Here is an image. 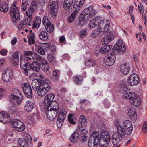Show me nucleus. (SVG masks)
I'll use <instances>...</instances> for the list:
<instances>
[{"label": "nucleus", "instance_id": "nucleus-63", "mask_svg": "<svg viewBox=\"0 0 147 147\" xmlns=\"http://www.w3.org/2000/svg\"><path fill=\"white\" fill-rule=\"evenodd\" d=\"M25 136L26 139L28 141L31 142L32 141L31 136L29 134H26Z\"/></svg>", "mask_w": 147, "mask_h": 147}, {"label": "nucleus", "instance_id": "nucleus-18", "mask_svg": "<svg viewBox=\"0 0 147 147\" xmlns=\"http://www.w3.org/2000/svg\"><path fill=\"white\" fill-rule=\"evenodd\" d=\"M12 75L11 71L6 69L3 73V79L6 82L10 81L11 80Z\"/></svg>", "mask_w": 147, "mask_h": 147}, {"label": "nucleus", "instance_id": "nucleus-12", "mask_svg": "<svg viewBox=\"0 0 147 147\" xmlns=\"http://www.w3.org/2000/svg\"><path fill=\"white\" fill-rule=\"evenodd\" d=\"M96 13L95 10L92 9L91 7L85 9L81 12V15L85 17H87L88 18H90Z\"/></svg>", "mask_w": 147, "mask_h": 147}, {"label": "nucleus", "instance_id": "nucleus-45", "mask_svg": "<svg viewBox=\"0 0 147 147\" xmlns=\"http://www.w3.org/2000/svg\"><path fill=\"white\" fill-rule=\"evenodd\" d=\"M123 129L128 128L129 127H132V125L131 122L128 120H126L124 121L123 123L122 126Z\"/></svg>", "mask_w": 147, "mask_h": 147}, {"label": "nucleus", "instance_id": "nucleus-27", "mask_svg": "<svg viewBox=\"0 0 147 147\" xmlns=\"http://www.w3.org/2000/svg\"><path fill=\"white\" fill-rule=\"evenodd\" d=\"M86 117L83 115H80V120L78 124V128L79 129L80 128H81L84 126H85L87 124Z\"/></svg>", "mask_w": 147, "mask_h": 147}, {"label": "nucleus", "instance_id": "nucleus-1", "mask_svg": "<svg viewBox=\"0 0 147 147\" xmlns=\"http://www.w3.org/2000/svg\"><path fill=\"white\" fill-rule=\"evenodd\" d=\"M133 126L128 128L123 129L121 125H119L117 126V132L113 133L112 138V142L114 145H117L120 140H122L125 134H130L133 131Z\"/></svg>", "mask_w": 147, "mask_h": 147}, {"label": "nucleus", "instance_id": "nucleus-20", "mask_svg": "<svg viewBox=\"0 0 147 147\" xmlns=\"http://www.w3.org/2000/svg\"><path fill=\"white\" fill-rule=\"evenodd\" d=\"M109 133L107 131L102 132L100 134V141L108 143L109 141Z\"/></svg>", "mask_w": 147, "mask_h": 147}, {"label": "nucleus", "instance_id": "nucleus-5", "mask_svg": "<svg viewBox=\"0 0 147 147\" xmlns=\"http://www.w3.org/2000/svg\"><path fill=\"white\" fill-rule=\"evenodd\" d=\"M55 95L53 94H49L45 96L43 105L44 110L49 109L52 103H53V105L55 102L53 101Z\"/></svg>", "mask_w": 147, "mask_h": 147}, {"label": "nucleus", "instance_id": "nucleus-22", "mask_svg": "<svg viewBox=\"0 0 147 147\" xmlns=\"http://www.w3.org/2000/svg\"><path fill=\"white\" fill-rule=\"evenodd\" d=\"M129 70V65L128 63H125L121 64L120 67V71L124 75L128 74Z\"/></svg>", "mask_w": 147, "mask_h": 147}, {"label": "nucleus", "instance_id": "nucleus-24", "mask_svg": "<svg viewBox=\"0 0 147 147\" xmlns=\"http://www.w3.org/2000/svg\"><path fill=\"white\" fill-rule=\"evenodd\" d=\"M79 131H81L79 136V139L81 141H85L87 139L88 136V131L84 129H80Z\"/></svg>", "mask_w": 147, "mask_h": 147}, {"label": "nucleus", "instance_id": "nucleus-30", "mask_svg": "<svg viewBox=\"0 0 147 147\" xmlns=\"http://www.w3.org/2000/svg\"><path fill=\"white\" fill-rule=\"evenodd\" d=\"M73 12L72 14L67 18V21L69 23H71L73 22L75 20V16L79 11L77 9L73 8Z\"/></svg>", "mask_w": 147, "mask_h": 147}, {"label": "nucleus", "instance_id": "nucleus-52", "mask_svg": "<svg viewBox=\"0 0 147 147\" xmlns=\"http://www.w3.org/2000/svg\"><path fill=\"white\" fill-rule=\"evenodd\" d=\"M82 77L80 76H77L74 77V81L78 85H80L82 83Z\"/></svg>", "mask_w": 147, "mask_h": 147}, {"label": "nucleus", "instance_id": "nucleus-34", "mask_svg": "<svg viewBox=\"0 0 147 147\" xmlns=\"http://www.w3.org/2000/svg\"><path fill=\"white\" fill-rule=\"evenodd\" d=\"M74 0H65L63 4L64 8L67 10L70 8L73 3Z\"/></svg>", "mask_w": 147, "mask_h": 147}, {"label": "nucleus", "instance_id": "nucleus-4", "mask_svg": "<svg viewBox=\"0 0 147 147\" xmlns=\"http://www.w3.org/2000/svg\"><path fill=\"white\" fill-rule=\"evenodd\" d=\"M13 94L11 95L9 97V99L11 102L14 105H17L21 102L22 98L18 96L20 95L21 93L17 89H15L12 90Z\"/></svg>", "mask_w": 147, "mask_h": 147}, {"label": "nucleus", "instance_id": "nucleus-54", "mask_svg": "<svg viewBox=\"0 0 147 147\" xmlns=\"http://www.w3.org/2000/svg\"><path fill=\"white\" fill-rule=\"evenodd\" d=\"M26 24L25 20L20 22L18 26V29L20 30L22 28L26 27Z\"/></svg>", "mask_w": 147, "mask_h": 147}, {"label": "nucleus", "instance_id": "nucleus-25", "mask_svg": "<svg viewBox=\"0 0 147 147\" xmlns=\"http://www.w3.org/2000/svg\"><path fill=\"white\" fill-rule=\"evenodd\" d=\"M100 26H103L104 27V31L109 32V29L110 27V22L109 20L107 19H104L102 21H100Z\"/></svg>", "mask_w": 147, "mask_h": 147}, {"label": "nucleus", "instance_id": "nucleus-28", "mask_svg": "<svg viewBox=\"0 0 147 147\" xmlns=\"http://www.w3.org/2000/svg\"><path fill=\"white\" fill-rule=\"evenodd\" d=\"M112 48L111 46L108 45H104L101 47L99 50V51L100 52L103 54H105L107 53Z\"/></svg>", "mask_w": 147, "mask_h": 147}, {"label": "nucleus", "instance_id": "nucleus-32", "mask_svg": "<svg viewBox=\"0 0 147 147\" xmlns=\"http://www.w3.org/2000/svg\"><path fill=\"white\" fill-rule=\"evenodd\" d=\"M88 19L87 17H85L81 15L79 19V25L81 26H85L88 22Z\"/></svg>", "mask_w": 147, "mask_h": 147}, {"label": "nucleus", "instance_id": "nucleus-58", "mask_svg": "<svg viewBox=\"0 0 147 147\" xmlns=\"http://www.w3.org/2000/svg\"><path fill=\"white\" fill-rule=\"evenodd\" d=\"M17 111V109L14 106H12L9 109V112L12 114L15 113Z\"/></svg>", "mask_w": 147, "mask_h": 147}, {"label": "nucleus", "instance_id": "nucleus-55", "mask_svg": "<svg viewBox=\"0 0 147 147\" xmlns=\"http://www.w3.org/2000/svg\"><path fill=\"white\" fill-rule=\"evenodd\" d=\"M47 59L48 61L51 63H53L56 62L55 57L51 55H48Z\"/></svg>", "mask_w": 147, "mask_h": 147}, {"label": "nucleus", "instance_id": "nucleus-43", "mask_svg": "<svg viewBox=\"0 0 147 147\" xmlns=\"http://www.w3.org/2000/svg\"><path fill=\"white\" fill-rule=\"evenodd\" d=\"M39 87L47 90V91H49L51 88L49 84L44 81H41Z\"/></svg>", "mask_w": 147, "mask_h": 147}, {"label": "nucleus", "instance_id": "nucleus-37", "mask_svg": "<svg viewBox=\"0 0 147 147\" xmlns=\"http://www.w3.org/2000/svg\"><path fill=\"white\" fill-rule=\"evenodd\" d=\"M41 19L39 16H37L35 20L33 21V28H38L40 25Z\"/></svg>", "mask_w": 147, "mask_h": 147}, {"label": "nucleus", "instance_id": "nucleus-39", "mask_svg": "<svg viewBox=\"0 0 147 147\" xmlns=\"http://www.w3.org/2000/svg\"><path fill=\"white\" fill-rule=\"evenodd\" d=\"M8 10L7 4L5 2L1 3L0 5V11L2 12H7Z\"/></svg>", "mask_w": 147, "mask_h": 147}, {"label": "nucleus", "instance_id": "nucleus-42", "mask_svg": "<svg viewBox=\"0 0 147 147\" xmlns=\"http://www.w3.org/2000/svg\"><path fill=\"white\" fill-rule=\"evenodd\" d=\"M40 84V83L39 84L37 80H33L32 82V87L34 91H36L38 89Z\"/></svg>", "mask_w": 147, "mask_h": 147}, {"label": "nucleus", "instance_id": "nucleus-36", "mask_svg": "<svg viewBox=\"0 0 147 147\" xmlns=\"http://www.w3.org/2000/svg\"><path fill=\"white\" fill-rule=\"evenodd\" d=\"M49 35L45 31L41 32L39 35L40 38L42 40L45 41L49 37Z\"/></svg>", "mask_w": 147, "mask_h": 147}, {"label": "nucleus", "instance_id": "nucleus-10", "mask_svg": "<svg viewBox=\"0 0 147 147\" xmlns=\"http://www.w3.org/2000/svg\"><path fill=\"white\" fill-rule=\"evenodd\" d=\"M9 13L12 19L13 22H16L17 20L20 19L19 12L18 8H14L11 7L10 9Z\"/></svg>", "mask_w": 147, "mask_h": 147}, {"label": "nucleus", "instance_id": "nucleus-7", "mask_svg": "<svg viewBox=\"0 0 147 147\" xmlns=\"http://www.w3.org/2000/svg\"><path fill=\"white\" fill-rule=\"evenodd\" d=\"M67 113L66 110L65 109H61L60 110L57 119V124L58 127H61L63 124Z\"/></svg>", "mask_w": 147, "mask_h": 147}, {"label": "nucleus", "instance_id": "nucleus-62", "mask_svg": "<svg viewBox=\"0 0 147 147\" xmlns=\"http://www.w3.org/2000/svg\"><path fill=\"white\" fill-rule=\"evenodd\" d=\"M142 130L145 133L147 130V124L146 123H144L142 127Z\"/></svg>", "mask_w": 147, "mask_h": 147}, {"label": "nucleus", "instance_id": "nucleus-16", "mask_svg": "<svg viewBox=\"0 0 147 147\" xmlns=\"http://www.w3.org/2000/svg\"><path fill=\"white\" fill-rule=\"evenodd\" d=\"M89 141L92 143H94L97 145L102 143L100 141L99 134L98 131L94 132L90 136L89 138Z\"/></svg>", "mask_w": 147, "mask_h": 147}, {"label": "nucleus", "instance_id": "nucleus-33", "mask_svg": "<svg viewBox=\"0 0 147 147\" xmlns=\"http://www.w3.org/2000/svg\"><path fill=\"white\" fill-rule=\"evenodd\" d=\"M78 130L76 129L70 137V139L72 142L76 143L79 137V134H78ZM78 132L79 133V131Z\"/></svg>", "mask_w": 147, "mask_h": 147}, {"label": "nucleus", "instance_id": "nucleus-9", "mask_svg": "<svg viewBox=\"0 0 147 147\" xmlns=\"http://www.w3.org/2000/svg\"><path fill=\"white\" fill-rule=\"evenodd\" d=\"M126 50V47L123 43L121 40H119L118 43L112 49L113 52L116 53L117 52H123Z\"/></svg>", "mask_w": 147, "mask_h": 147}, {"label": "nucleus", "instance_id": "nucleus-26", "mask_svg": "<svg viewBox=\"0 0 147 147\" xmlns=\"http://www.w3.org/2000/svg\"><path fill=\"white\" fill-rule=\"evenodd\" d=\"M114 39V36L111 34L107 35L102 40V44H107Z\"/></svg>", "mask_w": 147, "mask_h": 147}, {"label": "nucleus", "instance_id": "nucleus-3", "mask_svg": "<svg viewBox=\"0 0 147 147\" xmlns=\"http://www.w3.org/2000/svg\"><path fill=\"white\" fill-rule=\"evenodd\" d=\"M59 105L57 102H55L53 104V106L49 109L45 110L47 111V117L49 120H53L57 116L58 112Z\"/></svg>", "mask_w": 147, "mask_h": 147}, {"label": "nucleus", "instance_id": "nucleus-35", "mask_svg": "<svg viewBox=\"0 0 147 147\" xmlns=\"http://www.w3.org/2000/svg\"><path fill=\"white\" fill-rule=\"evenodd\" d=\"M53 76L52 77V79L55 81H57L59 79L60 71L57 69H55L53 71Z\"/></svg>", "mask_w": 147, "mask_h": 147}, {"label": "nucleus", "instance_id": "nucleus-50", "mask_svg": "<svg viewBox=\"0 0 147 147\" xmlns=\"http://www.w3.org/2000/svg\"><path fill=\"white\" fill-rule=\"evenodd\" d=\"M128 115L129 116L133 117L134 120L136 121L137 119V114L135 111L132 109H130L128 112Z\"/></svg>", "mask_w": 147, "mask_h": 147}, {"label": "nucleus", "instance_id": "nucleus-15", "mask_svg": "<svg viewBox=\"0 0 147 147\" xmlns=\"http://www.w3.org/2000/svg\"><path fill=\"white\" fill-rule=\"evenodd\" d=\"M23 92L26 96L29 98H32V93L31 86L28 84H25L22 88Z\"/></svg>", "mask_w": 147, "mask_h": 147}, {"label": "nucleus", "instance_id": "nucleus-31", "mask_svg": "<svg viewBox=\"0 0 147 147\" xmlns=\"http://www.w3.org/2000/svg\"><path fill=\"white\" fill-rule=\"evenodd\" d=\"M84 2V0H76L75 4L73 5V8L79 11L82 7Z\"/></svg>", "mask_w": 147, "mask_h": 147}, {"label": "nucleus", "instance_id": "nucleus-64", "mask_svg": "<svg viewBox=\"0 0 147 147\" xmlns=\"http://www.w3.org/2000/svg\"><path fill=\"white\" fill-rule=\"evenodd\" d=\"M7 51L6 49H2L0 51V53L2 55L5 56L7 55Z\"/></svg>", "mask_w": 147, "mask_h": 147}, {"label": "nucleus", "instance_id": "nucleus-14", "mask_svg": "<svg viewBox=\"0 0 147 147\" xmlns=\"http://www.w3.org/2000/svg\"><path fill=\"white\" fill-rule=\"evenodd\" d=\"M115 59V55L114 54L111 53L107 57H105L104 62L106 65L111 66L113 65Z\"/></svg>", "mask_w": 147, "mask_h": 147}, {"label": "nucleus", "instance_id": "nucleus-38", "mask_svg": "<svg viewBox=\"0 0 147 147\" xmlns=\"http://www.w3.org/2000/svg\"><path fill=\"white\" fill-rule=\"evenodd\" d=\"M27 38L28 40V43L30 45L35 43V35L34 33H31L28 34Z\"/></svg>", "mask_w": 147, "mask_h": 147}, {"label": "nucleus", "instance_id": "nucleus-23", "mask_svg": "<svg viewBox=\"0 0 147 147\" xmlns=\"http://www.w3.org/2000/svg\"><path fill=\"white\" fill-rule=\"evenodd\" d=\"M39 61L34 62L32 63L30 65V69L32 70L38 72L40 70L41 64Z\"/></svg>", "mask_w": 147, "mask_h": 147}, {"label": "nucleus", "instance_id": "nucleus-19", "mask_svg": "<svg viewBox=\"0 0 147 147\" xmlns=\"http://www.w3.org/2000/svg\"><path fill=\"white\" fill-rule=\"evenodd\" d=\"M10 117L7 112L0 113V121L3 123H7L10 121Z\"/></svg>", "mask_w": 147, "mask_h": 147}, {"label": "nucleus", "instance_id": "nucleus-6", "mask_svg": "<svg viewBox=\"0 0 147 147\" xmlns=\"http://www.w3.org/2000/svg\"><path fill=\"white\" fill-rule=\"evenodd\" d=\"M20 67L23 70V73L26 75H28V71L30 69L29 62L27 59L20 58Z\"/></svg>", "mask_w": 147, "mask_h": 147}, {"label": "nucleus", "instance_id": "nucleus-2", "mask_svg": "<svg viewBox=\"0 0 147 147\" xmlns=\"http://www.w3.org/2000/svg\"><path fill=\"white\" fill-rule=\"evenodd\" d=\"M123 98L129 100V102L135 106H139L141 103V100L137 94L133 92L125 94L123 95Z\"/></svg>", "mask_w": 147, "mask_h": 147}, {"label": "nucleus", "instance_id": "nucleus-44", "mask_svg": "<svg viewBox=\"0 0 147 147\" xmlns=\"http://www.w3.org/2000/svg\"><path fill=\"white\" fill-rule=\"evenodd\" d=\"M24 55L25 56L26 59L30 60L33 57L32 55L33 53L32 52L29 51H24Z\"/></svg>", "mask_w": 147, "mask_h": 147}, {"label": "nucleus", "instance_id": "nucleus-11", "mask_svg": "<svg viewBox=\"0 0 147 147\" xmlns=\"http://www.w3.org/2000/svg\"><path fill=\"white\" fill-rule=\"evenodd\" d=\"M42 23L45 26L46 29L49 32L51 33L54 30V27L46 16L43 17Z\"/></svg>", "mask_w": 147, "mask_h": 147}, {"label": "nucleus", "instance_id": "nucleus-61", "mask_svg": "<svg viewBox=\"0 0 147 147\" xmlns=\"http://www.w3.org/2000/svg\"><path fill=\"white\" fill-rule=\"evenodd\" d=\"M88 145L89 147H97L98 145L88 141Z\"/></svg>", "mask_w": 147, "mask_h": 147}, {"label": "nucleus", "instance_id": "nucleus-56", "mask_svg": "<svg viewBox=\"0 0 147 147\" xmlns=\"http://www.w3.org/2000/svg\"><path fill=\"white\" fill-rule=\"evenodd\" d=\"M94 31L97 36L100 35L102 32V28L100 26H98Z\"/></svg>", "mask_w": 147, "mask_h": 147}, {"label": "nucleus", "instance_id": "nucleus-41", "mask_svg": "<svg viewBox=\"0 0 147 147\" xmlns=\"http://www.w3.org/2000/svg\"><path fill=\"white\" fill-rule=\"evenodd\" d=\"M18 142L21 147H28V143L26 139L21 138L18 140Z\"/></svg>", "mask_w": 147, "mask_h": 147}, {"label": "nucleus", "instance_id": "nucleus-53", "mask_svg": "<svg viewBox=\"0 0 147 147\" xmlns=\"http://www.w3.org/2000/svg\"><path fill=\"white\" fill-rule=\"evenodd\" d=\"M21 121L16 119H13L11 121V125L12 127L14 129L16 127V126L18 125L20 122Z\"/></svg>", "mask_w": 147, "mask_h": 147}, {"label": "nucleus", "instance_id": "nucleus-48", "mask_svg": "<svg viewBox=\"0 0 147 147\" xmlns=\"http://www.w3.org/2000/svg\"><path fill=\"white\" fill-rule=\"evenodd\" d=\"M33 60H35L36 61L35 62L39 61L40 63V61L42 60H44L45 59L42 58L41 56L39 55L38 54L35 53L34 55L33 56V57L32 58Z\"/></svg>", "mask_w": 147, "mask_h": 147}, {"label": "nucleus", "instance_id": "nucleus-13", "mask_svg": "<svg viewBox=\"0 0 147 147\" xmlns=\"http://www.w3.org/2000/svg\"><path fill=\"white\" fill-rule=\"evenodd\" d=\"M128 82V84L131 86L136 85L139 82V77L136 74H132L129 76Z\"/></svg>", "mask_w": 147, "mask_h": 147}, {"label": "nucleus", "instance_id": "nucleus-59", "mask_svg": "<svg viewBox=\"0 0 147 147\" xmlns=\"http://www.w3.org/2000/svg\"><path fill=\"white\" fill-rule=\"evenodd\" d=\"M80 34L81 37L85 36L87 34L86 30L84 29L82 30L80 33Z\"/></svg>", "mask_w": 147, "mask_h": 147}, {"label": "nucleus", "instance_id": "nucleus-57", "mask_svg": "<svg viewBox=\"0 0 147 147\" xmlns=\"http://www.w3.org/2000/svg\"><path fill=\"white\" fill-rule=\"evenodd\" d=\"M73 115L71 114H69L68 116V120L69 121V123L74 124L75 123V122L74 121Z\"/></svg>", "mask_w": 147, "mask_h": 147}, {"label": "nucleus", "instance_id": "nucleus-47", "mask_svg": "<svg viewBox=\"0 0 147 147\" xmlns=\"http://www.w3.org/2000/svg\"><path fill=\"white\" fill-rule=\"evenodd\" d=\"M86 65L88 67L95 66L96 65L95 61L93 59L86 60L85 62Z\"/></svg>", "mask_w": 147, "mask_h": 147}, {"label": "nucleus", "instance_id": "nucleus-46", "mask_svg": "<svg viewBox=\"0 0 147 147\" xmlns=\"http://www.w3.org/2000/svg\"><path fill=\"white\" fill-rule=\"evenodd\" d=\"M46 90L39 87L37 90V93L38 95L40 96H45L48 91Z\"/></svg>", "mask_w": 147, "mask_h": 147}, {"label": "nucleus", "instance_id": "nucleus-17", "mask_svg": "<svg viewBox=\"0 0 147 147\" xmlns=\"http://www.w3.org/2000/svg\"><path fill=\"white\" fill-rule=\"evenodd\" d=\"M101 18L100 16H97L92 19L90 21L89 24V26L90 28H94L99 24H100Z\"/></svg>", "mask_w": 147, "mask_h": 147}, {"label": "nucleus", "instance_id": "nucleus-60", "mask_svg": "<svg viewBox=\"0 0 147 147\" xmlns=\"http://www.w3.org/2000/svg\"><path fill=\"white\" fill-rule=\"evenodd\" d=\"M19 53L18 51H17L15 52L12 55L13 58H19Z\"/></svg>", "mask_w": 147, "mask_h": 147}, {"label": "nucleus", "instance_id": "nucleus-51", "mask_svg": "<svg viewBox=\"0 0 147 147\" xmlns=\"http://www.w3.org/2000/svg\"><path fill=\"white\" fill-rule=\"evenodd\" d=\"M36 51L39 54L42 55H45V51L42 47L40 46H36Z\"/></svg>", "mask_w": 147, "mask_h": 147}, {"label": "nucleus", "instance_id": "nucleus-49", "mask_svg": "<svg viewBox=\"0 0 147 147\" xmlns=\"http://www.w3.org/2000/svg\"><path fill=\"white\" fill-rule=\"evenodd\" d=\"M121 90L122 93L123 95L130 92H128L129 89L128 88V86L126 85H123L121 86Z\"/></svg>", "mask_w": 147, "mask_h": 147}, {"label": "nucleus", "instance_id": "nucleus-40", "mask_svg": "<svg viewBox=\"0 0 147 147\" xmlns=\"http://www.w3.org/2000/svg\"><path fill=\"white\" fill-rule=\"evenodd\" d=\"M25 128V127L23 123L22 122H20L19 123L18 125L14 129L16 131L22 132L24 131Z\"/></svg>", "mask_w": 147, "mask_h": 147}, {"label": "nucleus", "instance_id": "nucleus-21", "mask_svg": "<svg viewBox=\"0 0 147 147\" xmlns=\"http://www.w3.org/2000/svg\"><path fill=\"white\" fill-rule=\"evenodd\" d=\"M34 107V104L30 101H26L25 103L24 108L28 112H31Z\"/></svg>", "mask_w": 147, "mask_h": 147}, {"label": "nucleus", "instance_id": "nucleus-29", "mask_svg": "<svg viewBox=\"0 0 147 147\" xmlns=\"http://www.w3.org/2000/svg\"><path fill=\"white\" fill-rule=\"evenodd\" d=\"M40 61L41 67L42 70L45 71H47L49 70V66L48 63L45 59L44 60H42Z\"/></svg>", "mask_w": 147, "mask_h": 147}, {"label": "nucleus", "instance_id": "nucleus-8", "mask_svg": "<svg viewBox=\"0 0 147 147\" xmlns=\"http://www.w3.org/2000/svg\"><path fill=\"white\" fill-rule=\"evenodd\" d=\"M37 8V2L35 1H32L30 5L28 10L26 11V13L28 17L30 18L29 20L32 17L33 14L36 11Z\"/></svg>", "mask_w": 147, "mask_h": 147}]
</instances>
